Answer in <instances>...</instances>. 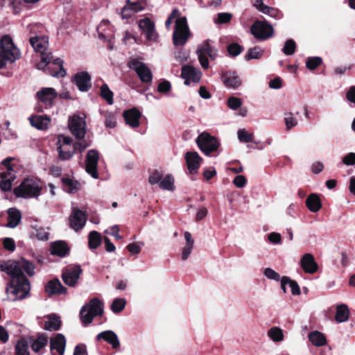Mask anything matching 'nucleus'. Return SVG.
Instances as JSON below:
<instances>
[{
	"mask_svg": "<svg viewBox=\"0 0 355 355\" xmlns=\"http://www.w3.org/2000/svg\"><path fill=\"white\" fill-rule=\"evenodd\" d=\"M263 54V49L259 46H254L248 50L245 55V59L247 60L252 59H260Z\"/></svg>",
	"mask_w": 355,
	"mask_h": 355,
	"instance_id": "c03bdc74",
	"label": "nucleus"
},
{
	"mask_svg": "<svg viewBox=\"0 0 355 355\" xmlns=\"http://www.w3.org/2000/svg\"><path fill=\"white\" fill-rule=\"evenodd\" d=\"M148 182L151 185L158 184L163 190L173 191L175 189V180L171 174L163 176V173L157 170L153 171L149 175Z\"/></svg>",
	"mask_w": 355,
	"mask_h": 355,
	"instance_id": "0eeeda50",
	"label": "nucleus"
},
{
	"mask_svg": "<svg viewBox=\"0 0 355 355\" xmlns=\"http://www.w3.org/2000/svg\"><path fill=\"white\" fill-rule=\"evenodd\" d=\"M73 355H87L86 346L83 344L77 345L75 347Z\"/></svg>",
	"mask_w": 355,
	"mask_h": 355,
	"instance_id": "774afa93",
	"label": "nucleus"
},
{
	"mask_svg": "<svg viewBox=\"0 0 355 355\" xmlns=\"http://www.w3.org/2000/svg\"><path fill=\"white\" fill-rule=\"evenodd\" d=\"M196 142L198 148L206 155L216 151L220 146L219 141L209 133L204 132L198 135Z\"/></svg>",
	"mask_w": 355,
	"mask_h": 355,
	"instance_id": "6e6552de",
	"label": "nucleus"
},
{
	"mask_svg": "<svg viewBox=\"0 0 355 355\" xmlns=\"http://www.w3.org/2000/svg\"><path fill=\"white\" fill-rule=\"evenodd\" d=\"M286 128L288 130H290L297 125V119L293 116L292 113H288L285 114L284 118Z\"/></svg>",
	"mask_w": 355,
	"mask_h": 355,
	"instance_id": "4d7b16f0",
	"label": "nucleus"
},
{
	"mask_svg": "<svg viewBox=\"0 0 355 355\" xmlns=\"http://www.w3.org/2000/svg\"><path fill=\"white\" fill-rule=\"evenodd\" d=\"M101 234L96 231H92L89 234V247L91 249H96L101 243Z\"/></svg>",
	"mask_w": 355,
	"mask_h": 355,
	"instance_id": "a18cd8bd",
	"label": "nucleus"
},
{
	"mask_svg": "<svg viewBox=\"0 0 355 355\" xmlns=\"http://www.w3.org/2000/svg\"><path fill=\"white\" fill-rule=\"evenodd\" d=\"M184 239L186 241V243L182 249V259L186 260L189 257L190 254L192 252L194 240L193 239L191 234L189 232H185L184 234Z\"/></svg>",
	"mask_w": 355,
	"mask_h": 355,
	"instance_id": "c9c22d12",
	"label": "nucleus"
},
{
	"mask_svg": "<svg viewBox=\"0 0 355 355\" xmlns=\"http://www.w3.org/2000/svg\"><path fill=\"white\" fill-rule=\"evenodd\" d=\"M242 105V101L240 98L236 97H230L227 100V105L228 107L234 110H237Z\"/></svg>",
	"mask_w": 355,
	"mask_h": 355,
	"instance_id": "bf43d9fd",
	"label": "nucleus"
},
{
	"mask_svg": "<svg viewBox=\"0 0 355 355\" xmlns=\"http://www.w3.org/2000/svg\"><path fill=\"white\" fill-rule=\"evenodd\" d=\"M263 274L268 279L275 280L276 282H279L281 279L279 273L270 268H266L264 270Z\"/></svg>",
	"mask_w": 355,
	"mask_h": 355,
	"instance_id": "13d9d810",
	"label": "nucleus"
},
{
	"mask_svg": "<svg viewBox=\"0 0 355 355\" xmlns=\"http://www.w3.org/2000/svg\"><path fill=\"white\" fill-rule=\"evenodd\" d=\"M19 57L20 52L15 46L12 39L9 36H3L0 41V69L8 63L15 62Z\"/></svg>",
	"mask_w": 355,
	"mask_h": 355,
	"instance_id": "7ed1b4c3",
	"label": "nucleus"
},
{
	"mask_svg": "<svg viewBox=\"0 0 355 355\" xmlns=\"http://www.w3.org/2000/svg\"><path fill=\"white\" fill-rule=\"evenodd\" d=\"M29 121L32 126L38 130L47 129L51 119L46 115H33L29 117Z\"/></svg>",
	"mask_w": 355,
	"mask_h": 355,
	"instance_id": "7c9ffc66",
	"label": "nucleus"
},
{
	"mask_svg": "<svg viewBox=\"0 0 355 355\" xmlns=\"http://www.w3.org/2000/svg\"><path fill=\"white\" fill-rule=\"evenodd\" d=\"M45 288L46 292L51 295L65 294L67 293V288L57 279L49 282Z\"/></svg>",
	"mask_w": 355,
	"mask_h": 355,
	"instance_id": "473e14b6",
	"label": "nucleus"
},
{
	"mask_svg": "<svg viewBox=\"0 0 355 355\" xmlns=\"http://www.w3.org/2000/svg\"><path fill=\"white\" fill-rule=\"evenodd\" d=\"M187 168L191 174H196L200 166L202 159L197 152L189 151L185 154Z\"/></svg>",
	"mask_w": 355,
	"mask_h": 355,
	"instance_id": "4be33fe9",
	"label": "nucleus"
},
{
	"mask_svg": "<svg viewBox=\"0 0 355 355\" xmlns=\"http://www.w3.org/2000/svg\"><path fill=\"white\" fill-rule=\"evenodd\" d=\"M69 128L76 139L85 138L86 133V122L84 118L74 115L69 118Z\"/></svg>",
	"mask_w": 355,
	"mask_h": 355,
	"instance_id": "4468645a",
	"label": "nucleus"
},
{
	"mask_svg": "<svg viewBox=\"0 0 355 355\" xmlns=\"http://www.w3.org/2000/svg\"><path fill=\"white\" fill-rule=\"evenodd\" d=\"M238 139L241 142L248 143L253 140V135L245 129H239L237 132Z\"/></svg>",
	"mask_w": 355,
	"mask_h": 355,
	"instance_id": "603ef678",
	"label": "nucleus"
},
{
	"mask_svg": "<svg viewBox=\"0 0 355 355\" xmlns=\"http://www.w3.org/2000/svg\"><path fill=\"white\" fill-rule=\"evenodd\" d=\"M349 316V311L346 304H342L337 306L335 319L338 323L346 322Z\"/></svg>",
	"mask_w": 355,
	"mask_h": 355,
	"instance_id": "4c0bfd02",
	"label": "nucleus"
},
{
	"mask_svg": "<svg viewBox=\"0 0 355 355\" xmlns=\"http://www.w3.org/2000/svg\"><path fill=\"white\" fill-rule=\"evenodd\" d=\"M309 340L313 345L317 347H321L327 343V340L323 334L320 331H312L309 334Z\"/></svg>",
	"mask_w": 355,
	"mask_h": 355,
	"instance_id": "ea45409f",
	"label": "nucleus"
},
{
	"mask_svg": "<svg viewBox=\"0 0 355 355\" xmlns=\"http://www.w3.org/2000/svg\"><path fill=\"white\" fill-rule=\"evenodd\" d=\"M241 46L237 44H231L227 47V51L232 56H236L241 52Z\"/></svg>",
	"mask_w": 355,
	"mask_h": 355,
	"instance_id": "680f3d73",
	"label": "nucleus"
},
{
	"mask_svg": "<svg viewBox=\"0 0 355 355\" xmlns=\"http://www.w3.org/2000/svg\"><path fill=\"white\" fill-rule=\"evenodd\" d=\"M33 234L40 241H46L49 239V232L44 228H35Z\"/></svg>",
	"mask_w": 355,
	"mask_h": 355,
	"instance_id": "5fc2aeb1",
	"label": "nucleus"
},
{
	"mask_svg": "<svg viewBox=\"0 0 355 355\" xmlns=\"http://www.w3.org/2000/svg\"><path fill=\"white\" fill-rule=\"evenodd\" d=\"M123 116L126 124L131 128H135L139 125L141 113L137 108L134 107L124 111Z\"/></svg>",
	"mask_w": 355,
	"mask_h": 355,
	"instance_id": "bb28decb",
	"label": "nucleus"
},
{
	"mask_svg": "<svg viewBox=\"0 0 355 355\" xmlns=\"http://www.w3.org/2000/svg\"><path fill=\"white\" fill-rule=\"evenodd\" d=\"M209 42V40H205L196 51L200 65L205 69L209 67L207 55L211 60H215L218 55L217 50L210 44Z\"/></svg>",
	"mask_w": 355,
	"mask_h": 355,
	"instance_id": "9b49d317",
	"label": "nucleus"
},
{
	"mask_svg": "<svg viewBox=\"0 0 355 355\" xmlns=\"http://www.w3.org/2000/svg\"><path fill=\"white\" fill-rule=\"evenodd\" d=\"M73 81L82 92H87L92 87V78L87 71L75 74Z\"/></svg>",
	"mask_w": 355,
	"mask_h": 355,
	"instance_id": "412c9836",
	"label": "nucleus"
},
{
	"mask_svg": "<svg viewBox=\"0 0 355 355\" xmlns=\"http://www.w3.org/2000/svg\"><path fill=\"white\" fill-rule=\"evenodd\" d=\"M105 124L107 128H114L116 125L115 116L110 112H107L105 115Z\"/></svg>",
	"mask_w": 355,
	"mask_h": 355,
	"instance_id": "6e6d98bb",
	"label": "nucleus"
},
{
	"mask_svg": "<svg viewBox=\"0 0 355 355\" xmlns=\"http://www.w3.org/2000/svg\"><path fill=\"white\" fill-rule=\"evenodd\" d=\"M180 14L179 10L177 9H174L173 10V12H171V14L168 16L166 21H165V26H166V28H168V29L170 28L171 25L173 21V19L175 18L178 19V18L180 17Z\"/></svg>",
	"mask_w": 355,
	"mask_h": 355,
	"instance_id": "69168bd1",
	"label": "nucleus"
},
{
	"mask_svg": "<svg viewBox=\"0 0 355 355\" xmlns=\"http://www.w3.org/2000/svg\"><path fill=\"white\" fill-rule=\"evenodd\" d=\"M30 43L34 50L41 54V62L37 64V69L47 71L55 77H64L66 75V71L63 68V60L60 58L55 59L53 61L52 64L55 67V69H52L51 67H47V65L51 62L52 55L51 53L45 52L49 43L46 37L35 36L31 37Z\"/></svg>",
	"mask_w": 355,
	"mask_h": 355,
	"instance_id": "f03ea898",
	"label": "nucleus"
},
{
	"mask_svg": "<svg viewBox=\"0 0 355 355\" xmlns=\"http://www.w3.org/2000/svg\"><path fill=\"white\" fill-rule=\"evenodd\" d=\"M252 4L259 12L271 17L277 19L282 17V14L278 9L265 5L263 0H253Z\"/></svg>",
	"mask_w": 355,
	"mask_h": 355,
	"instance_id": "a878e982",
	"label": "nucleus"
},
{
	"mask_svg": "<svg viewBox=\"0 0 355 355\" xmlns=\"http://www.w3.org/2000/svg\"><path fill=\"white\" fill-rule=\"evenodd\" d=\"M36 96L46 106H51L55 98L58 96V93L52 87H44L36 93Z\"/></svg>",
	"mask_w": 355,
	"mask_h": 355,
	"instance_id": "b1692460",
	"label": "nucleus"
},
{
	"mask_svg": "<svg viewBox=\"0 0 355 355\" xmlns=\"http://www.w3.org/2000/svg\"><path fill=\"white\" fill-rule=\"evenodd\" d=\"M103 313V303L98 298L92 299L88 304L84 305L80 311L81 322L85 325L92 323L94 317Z\"/></svg>",
	"mask_w": 355,
	"mask_h": 355,
	"instance_id": "39448f33",
	"label": "nucleus"
},
{
	"mask_svg": "<svg viewBox=\"0 0 355 355\" xmlns=\"http://www.w3.org/2000/svg\"><path fill=\"white\" fill-rule=\"evenodd\" d=\"M295 42L293 40L290 39L286 41L282 51L285 55H291L295 52Z\"/></svg>",
	"mask_w": 355,
	"mask_h": 355,
	"instance_id": "8fccbe9b",
	"label": "nucleus"
},
{
	"mask_svg": "<svg viewBox=\"0 0 355 355\" xmlns=\"http://www.w3.org/2000/svg\"><path fill=\"white\" fill-rule=\"evenodd\" d=\"M125 304V299L116 298L111 305V309L114 313H119L124 309Z\"/></svg>",
	"mask_w": 355,
	"mask_h": 355,
	"instance_id": "09e8293b",
	"label": "nucleus"
},
{
	"mask_svg": "<svg viewBox=\"0 0 355 355\" xmlns=\"http://www.w3.org/2000/svg\"><path fill=\"white\" fill-rule=\"evenodd\" d=\"M268 239L273 244H280L282 242V236L277 232H271L268 235Z\"/></svg>",
	"mask_w": 355,
	"mask_h": 355,
	"instance_id": "0e129e2a",
	"label": "nucleus"
},
{
	"mask_svg": "<svg viewBox=\"0 0 355 355\" xmlns=\"http://www.w3.org/2000/svg\"><path fill=\"white\" fill-rule=\"evenodd\" d=\"M201 71L192 66L184 65L182 68L181 77L184 84L189 85L191 82L198 83L201 78Z\"/></svg>",
	"mask_w": 355,
	"mask_h": 355,
	"instance_id": "6ab92c4d",
	"label": "nucleus"
},
{
	"mask_svg": "<svg viewBox=\"0 0 355 355\" xmlns=\"http://www.w3.org/2000/svg\"><path fill=\"white\" fill-rule=\"evenodd\" d=\"M77 139L78 141H77L72 145V148L74 150V153L76 151L81 153L90 146V144L87 142L86 140H85L84 138Z\"/></svg>",
	"mask_w": 355,
	"mask_h": 355,
	"instance_id": "3c124183",
	"label": "nucleus"
},
{
	"mask_svg": "<svg viewBox=\"0 0 355 355\" xmlns=\"http://www.w3.org/2000/svg\"><path fill=\"white\" fill-rule=\"evenodd\" d=\"M62 181L64 190L69 193H74L80 189V183L73 178L64 177Z\"/></svg>",
	"mask_w": 355,
	"mask_h": 355,
	"instance_id": "72a5a7b5",
	"label": "nucleus"
},
{
	"mask_svg": "<svg viewBox=\"0 0 355 355\" xmlns=\"http://www.w3.org/2000/svg\"><path fill=\"white\" fill-rule=\"evenodd\" d=\"M306 205L310 211L318 212L322 207L321 200L318 195L316 193L310 194L306 200Z\"/></svg>",
	"mask_w": 355,
	"mask_h": 355,
	"instance_id": "f704fd0d",
	"label": "nucleus"
},
{
	"mask_svg": "<svg viewBox=\"0 0 355 355\" xmlns=\"http://www.w3.org/2000/svg\"><path fill=\"white\" fill-rule=\"evenodd\" d=\"M8 218L7 227L14 228L17 226L19 221L21 220V214L19 210L15 208L8 209Z\"/></svg>",
	"mask_w": 355,
	"mask_h": 355,
	"instance_id": "58836bf2",
	"label": "nucleus"
},
{
	"mask_svg": "<svg viewBox=\"0 0 355 355\" xmlns=\"http://www.w3.org/2000/svg\"><path fill=\"white\" fill-rule=\"evenodd\" d=\"M42 189V186L40 181L33 178H27L14 189V193L16 196L24 198H38Z\"/></svg>",
	"mask_w": 355,
	"mask_h": 355,
	"instance_id": "20e7f679",
	"label": "nucleus"
},
{
	"mask_svg": "<svg viewBox=\"0 0 355 355\" xmlns=\"http://www.w3.org/2000/svg\"><path fill=\"white\" fill-rule=\"evenodd\" d=\"M139 27L148 40L155 41L157 37L154 23L149 19L145 18L139 21Z\"/></svg>",
	"mask_w": 355,
	"mask_h": 355,
	"instance_id": "5701e85b",
	"label": "nucleus"
},
{
	"mask_svg": "<svg viewBox=\"0 0 355 355\" xmlns=\"http://www.w3.org/2000/svg\"><path fill=\"white\" fill-rule=\"evenodd\" d=\"M267 335L275 343L282 342L284 339L283 331L278 327H272L269 329Z\"/></svg>",
	"mask_w": 355,
	"mask_h": 355,
	"instance_id": "a19ab883",
	"label": "nucleus"
},
{
	"mask_svg": "<svg viewBox=\"0 0 355 355\" xmlns=\"http://www.w3.org/2000/svg\"><path fill=\"white\" fill-rule=\"evenodd\" d=\"M87 216L85 213L80 209L72 207L71 213L69 216V226L76 232L82 230L86 223Z\"/></svg>",
	"mask_w": 355,
	"mask_h": 355,
	"instance_id": "f3484780",
	"label": "nucleus"
},
{
	"mask_svg": "<svg viewBox=\"0 0 355 355\" xmlns=\"http://www.w3.org/2000/svg\"><path fill=\"white\" fill-rule=\"evenodd\" d=\"M57 150L61 160L70 159L74 155V150L72 148V139L69 137L60 136L57 142Z\"/></svg>",
	"mask_w": 355,
	"mask_h": 355,
	"instance_id": "f8f14e48",
	"label": "nucleus"
},
{
	"mask_svg": "<svg viewBox=\"0 0 355 355\" xmlns=\"http://www.w3.org/2000/svg\"><path fill=\"white\" fill-rule=\"evenodd\" d=\"M12 160V158L8 157L2 162L6 169L0 172V188L5 191L11 189L12 183L16 178L15 171L10 164Z\"/></svg>",
	"mask_w": 355,
	"mask_h": 355,
	"instance_id": "1a4fd4ad",
	"label": "nucleus"
},
{
	"mask_svg": "<svg viewBox=\"0 0 355 355\" xmlns=\"http://www.w3.org/2000/svg\"><path fill=\"white\" fill-rule=\"evenodd\" d=\"M342 162L345 165L350 166L355 164V153H349L345 155L342 159Z\"/></svg>",
	"mask_w": 355,
	"mask_h": 355,
	"instance_id": "052dcab7",
	"label": "nucleus"
},
{
	"mask_svg": "<svg viewBox=\"0 0 355 355\" xmlns=\"http://www.w3.org/2000/svg\"><path fill=\"white\" fill-rule=\"evenodd\" d=\"M98 159L99 153L97 150L92 149L87 152L85 159V171L94 179L98 178L97 171Z\"/></svg>",
	"mask_w": 355,
	"mask_h": 355,
	"instance_id": "dca6fc26",
	"label": "nucleus"
},
{
	"mask_svg": "<svg viewBox=\"0 0 355 355\" xmlns=\"http://www.w3.org/2000/svg\"><path fill=\"white\" fill-rule=\"evenodd\" d=\"M82 273L80 266H74L67 268L62 272V278L65 284L73 287L78 284V279Z\"/></svg>",
	"mask_w": 355,
	"mask_h": 355,
	"instance_id": "a211bd4d",
	"label": "nucleus"
},
{
	"mask_svg": "<svg viewBox=\"0 0 355 355\" xmlns=\"http://www.w3.org/2000/svg\"><path fill=\"white\" fill-rule=\"evenodd\" d=\"M144 9V3L142 1L132 2L130 0H126L125 5L121 10V16L123 19H129Z\"/></svg>",
	"mask_w": 355,
	"mask_h": 355,
	"instance_id": "aec40b11",
	"label": "nucleus"
},
{
	"mask_svg": "<svg viewBox=\"0 0 355 355\" xmlns=\"http://www.w3.org/2000/svg\"><path fill=\"white\" fill-rule=\"evenodd\" d=\"M65 346L66 339L62 334H58L50 340V349L53 355H55V352L58 355H64Z\"/></svg>",
	"mask_w": 355,
	"mask_h": 355,
	"instance_id": "393cba45",
	"label": "nucleus"
},
{
	"mask_svg": "<svg viewBox=\"0 0 355 355\" xmlns=\"http://www.w3.org/2000/svg\"><path fill=\"white\" fill-rule=\"evenodd\" d=\"M28 342L23 338L19 340L15 346V355H30Z\"/></svg>",
	"mask_w": 355,
	"mask_h": 355,
	"instance_id": "37998d69",
	"label": "nucleus"
},
{
	"mask_svg": "<svg viewBox=\"0 0 355 355\" xmlns=\"http://www.w3.org/2000/svg\"><path fill=\"white\" fill-rule=\"evenodd\" d=\"M232 15L230 12H220L214 17L213 21L216 24H227L231 21Z\"/></svg>",
	"mask_w": 355,
	"mask_h": 355,
	"instance_id": "de8ad7c7",
	"label": "nucleus"
},
{
	"mask_svg": "<svg viewBox=\"0 0 355 355\" xmlns=\"http://www.w3.org/2000/svg\"><path fill=\"white\" fill-rule=\"evenodd\" d=\"M0 269L11 277V282L6 291L8 295H13L12 300L25 298L29 293L31 286L24 272L33 276L35 269L33 264L24 259L18 261L8 260L1 263Z\"/></svg>",
	"mask_w": 355,
	"mask_h": 355,
	"instance_id": "f257e3e1",
	"label": "nucleus"
},
{
	"mask_svg": "<svg viewBox=\"0 0 355 355\" xmlns=\"http://www.w3.org/2000/svg\"><path fill=\"white\" fill-rule=\"evenodd\" d=\"M130 68L135 71L142 83H150L153 76L149 67L144 62L137 59H131L129 62Z\"/></svg>",
	"mask_w": 355,
	"mask_h": 355,
	"instance_id": "ddd939ff",
	"label": "nucleus"
},
{
	"mask_svg": "<svg viewBox=\"0 0 355 355\" xmlns=\"http://www.w3.org/2000/svg\"><path fill=\"white\" fill-rule=\"evenodd\" d=\"M251 33L257 39L265 40L273 35V28L266 21H257L251 27Z\"/></svg>",
	"mask_w": 355,
	"mask_h": 355,
	"instance_id": "2eb2a0df",
	"label": "nucleus"
},
{
	"mask_svg": "<svg viewBox=\"0 0 355 355\" xmlns=\"http://www.w3.org/2000/svg\"><path fill=\"white\" fill-rule=\"evenodd\" d=\"M191 36L186 17L175 20V30L173 33V43L175 46H184Z\"/></svg>",
	"mask_w": 355,
	"mask_h": 355,
	"instance_id": "423d86ee",
	"label": "nucleus"
},
{
	"mask_svg": "<svg viewBox=\"0 0 355 355\" xmlns=\"http://www.w3.org/2000/svg\"><path fill=\"white\" fill-rule=\"evenodd\" d=\"M101 96L107 101L109 105H112L114 103L113 100V92L110 89L107 84H103L101 87Z\"/></svg>",
	"mask_w": 355,
	"mask_h": 355,
	"instance_id": "49530a36",
	"label": "nucleus"
},
{
	"mask_svg": "<svg viewBox=\"0 0 355 355\" xmlns=\"http://www.w3.org/2000/svg\"><path fill=\"white\" fill-rule=\"evenodd\" d=\"M48 343V338L44 335L40 336L35 340L32 343L31 347L34 352H41Z\"/></svg>",
	"mask_w": 355,
	"mask_h": 355,
	"instance_id": "79ce46f5",
	"label": "nucleus"
},
{
	"mask_svg": "<svg viewBox=\"0 0 355 355\" xmlns=\"http://www.w3.org/2000/svg\"><path fill=\"white\" fill-rule=\"evenodd\" d=\"M3 245L6 250L13 252L15 250V241L11 238H5L3 241Z\"/></svg>",
	"mask_w": 355,
	"mask_h": 355,
	"instance_id": "e2e57ef3",
	"label": "nucleus"
},
{
	"mask_svg": "<svg viewBox=\"0 0 355 355\" xmlns=\"http://www.w3.org/2000/svg\"><path fill=\"white\" fill-rule=\"evenodd\" d=\"M222 79L227 88L236 89L242 84L240 77L234 71L226 72L223 75Z\"/></svg>",
	"mask_w": 355,
	"mask_h": 355,
	"instance_id": "c85d7f7f",
	"label": "nucleus"
},
{
	"mask_svg": "<svg viewBox=\"0 0 355 355\" xmlns=\"http://www.w3.org/2000/svg\"><path fill=\"white\" fill-rule=\"evenodd\" d=\"M300 266L306 273L313 274L318 268V266L315 261L313 254L310 253L305 254L300 260Z\"/></svg>",
	"mask_w": 355,
	"mask_h": 355,
	"instance_id": "cd10ccee",
	"label": "nucleus"
},
{
	"mask_svg": "<svg viewBox=\"0 0 355 355\" xmlns=\"http://www.w3.org/2000/svg\"><path fill=\"white\" fill-rule=\"evenodd\" d=\"M322 58L320 57H311L309 58L306 62V67L310 70L316 69L319 65L322 64Z\"/></svg>",
	"mask_w": 355,
	"mask_h": 355,
	"instance_id": "864d4df0",
	"label": "nucleus"
},
{
	"mask_svg": "<svg viewBox=\"0 0 355 355\" xmlns=\"http://www.w3.org/2000/svg\"><path fill=\"white\" fill-rule=\"evenodd\" d=\"M104 340L105 341L110 343L113 348H117L120 345V343L117 335L111 330L104 331L101 332L96 336V340Z\"/></svg>",
	"mask_w": 355,
	"mask_h": 355,
	"instance_id": "2f4dec72",
	"label": "nucleus"
},
{
	"mask_svg": "<svg viewBox=\"0 0 355 355\" xmlns=\"http://www.w3.org/2000/svg\"><path fill=\"white\" fill-rule=\"evenodd\" d=\"M61 326L60 318L55 314L47 317V320L44 323V329L47 331H57Z\"/></svg>",
	"mask_w": 355,
	"mask_h": 355,
	"instance_id": "e433bc0d",
	"label": "nucleus"
},
{
	"mask_svg": "<svg viewBox=\"0 0 355 355\" xmlns=\"http://www.w3.org/2000/svg\"><path fill=\"white\" fill-rule=\"evenodd\" d=\"M50 251L53 255L64 257L69 254V248L64 241H57L51 243Z\"/></svg>",
	"mask_w": 355,
	"mask_h": 355,
	"instance_id": "c756f323",
	"label": "nucleus"
},
{
	"mask_svg": "<svg viewBox=\"0 0 355 355\" xmlns=\"http://www.w3.org/2000/svg\"><path fill=\"white\" fill-rule=\"evenodd\" d=\"M12 160V158L8 157L2 162L6 169L0 172V188L5 191L11 189L12 183L16 178L15 171L10 164Z\"/></svg>",
	"mask_w": 355,
	"mask_h": 355,
	"instance_id": "9d476101",
	"label": "nucleus"
},
{
	"mask_svg": "<svg viewBox=\"0 0 355 355\" xmlns=\"http://www.w3.org/2000/svg\"><path fill=\"white\" fill-rule=\"evenodd\" d=\"M247 182L246 178L243 175H237L233 180L234 184L238 188H243L245 186Z\"/></svg>",
	"mask_w": 355,
	"mask_h": 355,
	"instance_id": "338daca9",
	"label": "nucleus"
}]
</instances>
